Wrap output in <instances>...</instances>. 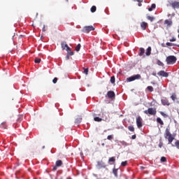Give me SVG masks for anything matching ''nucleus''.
<instances>
[{"mask_svg": "<svg viewBox=\"0 0 179 179\" xmlns=\"http://www.w3.org/2000/svg\"><path fill=\"white\" fill-rule=\"evenodd\" d=\"M147 89L149 90V92H153V87L152 86H148Z\"/></svg>", "mask_w": 179, "mask_h": 179, "instance_id": "ea45409f", "label": "nucleus"}, {"mask_svg": "<svg viewBox=\"0 0 179 179\" xmlns=\"http://www.w3.org/2000/svg\"><path fill=\"white\" fill-rule=\"evenodd\" d=\"M66 51H67V55L70 56L73 55V52L71 51V48H67V49H66Z\"/></svg>", "mask_w": 179, "mask_h": 179, "instance_id": "2eb2a0df", "label": "nucleus"}, {"mask_svg": "<svg viewBox=\"0 0 179 179\" xmlns=\"http://www.w3.org/2000/svg\"><path fill=\"white\" fill-rule=\"evenodd\" d=\"M83 73H85V75H88L89 73V69H86V68H83Z\"/></svg>", "mask_w": 179, "mask_h": 179, "instance_id": "473e14b6", "label": "nucleus"}, {"mask_svg": "<svg viewBox=\"0 0 179 179\" xmlns=\"http://www.w3.org/2000/svg\"><path fill=\"white\" fill-rule=\"evenodd\" d=\"M143 54H145V49L143 48H141L140 52H139L140 57H142V55H143Z\"/></svg>", "mask_w": 179, "mask_h": 179, "instance_id": "4be33fe9", "label": "nucleus"}, {"mask_svg": "<svg viewBox=\"0 0 179 179\" xmlns=\"http://www.w3.org/2000/svg\"><path fill=\"white\" fill-rule=\"evenodd\" d=\"M57 82H58V78L57 77H55L53 80H52V83H57Z\"/></svg>", "mask_w": 179, "mask_h": 179, "instance_id": "79ce46f5", "label": "nucleus"}, {"mask_svg": "<svg viewBox=\"0 0 179 179\" xmlns=\"http://www.w3.org/2000/svg\"><path fill=\"white\" fill-rule=\"evenodd\" d=\"M175 146H176L177 149L179 150V141L177 140L176 142H175Z\"/></svg>", "mask_w": 179, "mask_h": 179, "instance_id": "c9c22d12", "label": "nucleus"}, {"mask_svg": "<svg viewBox=\"0 0 179 179\" xmlns=\"http://www.w3.org/2000/svg\"><path fill=\"white\" fill-rule=\"evenodd\" d=\"M148 24L145 22H142L141 23V27L142 30H145L148 27Z\"/></svg>", "mask_w": 179, "mask_h": 179, "instance_id": "9b49d317", "label": "nucleus"}, {"mask_svg": "<svg viewBox=\"0 0 179 179\" xmlns=\"http://www.w3.org/2000/svg\"><path fill=\"white\" fill-rule=\"evenodd\" d=\"M67 179H73L72 178H68Z\"/></svg>", "mask_w": 179, "mask_h": 179, "instance_id": "5fc2aeb1", "label": "nucleus"}, {"mask_svg": "<svg viewBox=\"0 0 179 179\" xmlns=\"http://www.w3.org/2000/svg\"><path fill=\"white\" fill-rule=\"evenodd\" d=\"M172 146H174V145H172Z\"/></svg>", "mask_w": 179, "mask_h": 179, "instance_id": "13d9d810", "label": "nucleus"}, {"mask_svg": "<svg viewBox=\"0 0 179 179\" xmlns=\"http://www.w3.org/2000/svg\"><path fill=\"white\" fill-rule=\"evenodd\" d=\"M157 65H159V66H164V64L162 62V61H160L159 59L157 60Z\"/></svg>", "mask_w": 179, "mask_h": 179, "instance_id": "393cba45", "label": "nucleus"}, {"mask_svg": "<svg viewBox=\"0 0 179 179\" xmlns=\"http://www.w3.org/2000/svg\"><path fill=\"white\" fill-rule=\"evenodd\" d=\"M58 166H57V165H55L54 167H53V171H55L57 170Z\"/></svg>", "mask_w": 179, "mask_h": 179, "instance_id": "de8ad7c7", "label": "nucleus"}, {"mask_svg": "<svg viewBox=\"0 0 179 179\" xmlns=\"http://www.w3.org/2000/svg\"><path fill=\"white\" fill-rule=\"evenodd\" d=\"M121 143H122V145L123 146H129V144H128V143H127V142H125V141H122Z\"/></svg>", "mask_w": 179, "mask_h": 179, "instance_id": "58836bf2", "label": "nucleus"}, {"mask_svg": "<svg viewBox=\"0 0 179 179\" xmlns=\"http://www.w3.org/2000/svg\"><path fill=\"white\" fill-rule=\"evenodd\" d=\"M121 164H122V166L123 167H125V166H127L128 162H127V161L122 162L121 163Z\"/></svg>", "mask_w": 179, "mask_h": 179, "instance_id": "e433bc0d", "label": "nucleus"}, {"mask_svg": "<svg viewBox=\"0 0 179 179\" xmlns=\"http://www.w3.org/2000/svg\"><path fill=\"white\" fill-rule=\"evenodd\" d=\"M82 47V45H80V43H78L77 45V46L76 47V51L77 52H78V51H80V48Z\"/></svg>", "mask_w": 179, "mask_h": 179, "instance_id": "cd10ccee", "label": "nucleus"}, {"mask_svg": "<svg viewBox=\"0 0 179 179\" xmlns=\"http://www.w3.org/2000/svg\"><path fill=\"white\" fill-rule=\"evenodd\" d=\"M94 30V28L92 25L84 27L83 29V33H90V31H93Z\"/></svg>", "mask_w": 179, "mask_h": 179, "instance_id": "39448f33", "label": "nucleus"}, {"mask_svg": "<svg viewBox=\"0 0 179 179\" xmlns=\"http://www.w3.org/2000/svg\"><path fill=\"white\" fill-rule=\"evenodd\" d=\"M138 6H142V3H141V2H139Z\"/></svg>", "mask_w": 179, "mask_h": 179, "instance_id": "603ef678", "label": "nucleus"}, {"mask_svg": "<svg viewBox=\"0 0 179 179\" xmlns=\"http://www.w3.org/2000/svg\"><path fill=\"white\" fill-rule=\"evenodd\" d=\"M128 129L130 132H135V127L134 126H129Z\"/></svg>", "mask_w": 179, "mask_h": 179, "instance_id": "a878e982", "label": "nucleus"}, {"mask_svg": "<svg viewBox=\"0 0 179 179\" xmlns=\"http://www.w3.org/2000/svg\"><path fill=\"white\" fill-rule=\"evenodd\" d=\"M131 139H136V134L131 136Z\"/></svg>", "mask_w": 179, "mask_h": 179, "instance_id": "a18cd8bd", "label": "nucleus"}, {"mask_svg": "<svg viewBox=\"0 0 179 179\" xmlns=\"http://www.w3.org/2000/svg\"><path fill=\"white\" fill-rule=\"evenodd\" d=\"M34 62L35 64H40L41 62V59L36 57L35 58Z\"/></svg>", "mask_w": 179, "mask_h": 179, "instance_id": "c756f323", "label": "nucleus"}, {"mask_svg": "<svg viewBox=\"0 0 179 179\" xmlns=\"http://www.w3.org/2000/svg\"><path fill=\"white\" fill-rule=\"evenodd\" d=\"M62 50H66L69 46H68V44H66V42H63L61 43Z\"/></svg>", "mask_w": 179, "mask_h": 179, "instance_id": "ddd939ff", "label": "nucleus"}, {"mask_svg": "<svg viewBox=\"0 0 179 179\" xmlns=\"http://www.w3.org/2000/svg\"><path fill=\"white\" fill-rule=\"evenodd\" d=\"M166 45L168 46V47H179V45H177V44H175V43H170V42H167L166 43Z\"/></svg>", "mask_w": 179, "mask_h": 179, "instance_id": "4468645a", "label": "nucleus"}, {"mask_svg": "<svg viewBox=\"0 0 179 179\" xmlns=\"http://www.w3.org/2000/svg\"><path fill=\"white\" fill-rule=\"evenodd\" d=\"M90 10L92 13H94V12L97 10V8L96 7V6H92Z\"/></svg>", "mask_w": 179, "mask_h": 179, "instance_id": "bb28decb", "label": "nucleus"}, {"mask_svg": "<svg viewBox=\"0 0 179 179\" xmlns=\"http://www.w3.org/2000/svg\"><path fill=\"white\" fill-rule=\"evenodd\" d=\"M164 24H167V26H171V24H173V21H171L170 20H166L164 21Z\"/></svg>", "mask_w": 179, "mask_h": 179, "instance_id": "dca6fc26", "label": "nucleus"}, {"mask_svg": "<svg viewBox=\"0 0 179 179\" xmlns=\"http://www.w3.org/2000/svg\"><path fill=\"white\" fill-rule=\"evenodd\" d=\"M147 19H148V20H150L151 22H153V20H155V17H152L150 15H148L147 16Z\"/></svg>", "mask_w": 179, "mask_h": 179, "instance_id": "c85d7f7f", "label": "nucleus"}, {"mask_svg": "<svg viewBox=\"0 0 179 179\" xmlns=\"http://www.w3.org/2000/svg\"><path fill=\"white\" fill-rule=\"evenodd\" d=\"M161 115H162V117H167V115L166 113H164V112H159Z\"/></svg>", "mask_w": 179, "mask_h": 179, "instance_id": "37998d69", "label": "nucleus"}, {"mask_svg": "<svg viewBox=\"0 0 179 179\" xmlns=\"http://www.w3.org/2000/svg\"><path fill=\"white\" fill-rule=\"evenodd\" d=\"M107 139L108 141H111L112 139H114V136L113 135H109V136H108Z\"/></svg>", "mask_w": 179, "mask_h": 179, "instance_id": "f704fd0d", "label": "nucleus"}, {"mask_svg": "<svg viewBox=\"0 0 179 179\" xmlns=\"http://www.w3.org/2000/svg\"><path fill=\"white\" fill-rule=\"evenodd\" d=\"M159 148H163V143L162 142H159Z\"/></svg>", "mask_w": 179, "mask_h": 179, "instance_id": "c03bdc74", "label": "nucleus"}, {"mask_svg": "<svg viewBox=\"0 0 179 179\" xmlns=\"http://www.w3.org/2000/svg\"><path fill=\"white\" fill-rule=\"evenodd\" d=\"M101 167H103V169H106V167H107V165L103 163Z\"/></svg>", "mask_w": 179, "mask_h": 179, "instance_id": "49530a36", "label": "nucleus"}, {"mask_svg": "<svg viewBox=\"0 0 179 179\" xmlns=\"http://www.w3.org/2000/svg\"><path fill=\"white\" fill-rule=\"evenodd\" d=\"M102 145L104 146V143H103Z\"/></svg>", "mask_w": 179, "mask_h": 179, "instance_id": "6e6d98bb", "label": "nucleus"}, {"mask_svg": "<svg viewBox=\"0 0 179 179\" xmlns=\"http://www.w3.org/2000/svg\"><path fill=\"white\" fill-rule=\"evenodd\" d=\"M45 146L43 147V149H44Z\"/></svg>", "mask_w": 179, "mask_h": 179, "instance_id": "4d7b16f0", "label": "nucleus"}, {"mask_svg": "<svg viewBox=\"0 0 179 179\" xmlns=\"http://www.w3.org/2000/svg\"><path fill=\"white\" fill-rule=\"evenodd\" d=\"M43 31H45V25H43Z\"/></svg>", "mask_w": 179, "mask_h": 179, "instance_id": "09e8293b", "label": "nucleus"}, {"mask_svg": "<svg viewBox=\"0 0 179 179\" xmlns=\"http://www.w3.org/2000/svg\"><path fill=\"white\" fill-rule=\"evenodd\" d=\"M170 5L173 9H179V1H173Z\"/></svg>", "mask_w": 179, "mask_h": 179, "instance_id": "6e6552de", "label": "nucleus"}, {"mask_svg": "<svg viewBox=\"0 0 179 179\" xmlns=\"http://www.w3.org/2000/svg\"><path fill=\"white\" fill-rule=\"evenodd\" d=\"M144 114H146V115H156L157 110H156V108H149L148 110H144Z\"/></svg>", "mask_w": 179, "mask_h": 179, "instance_id": "7ed1b4c3", "label": "nucleus"}, {"mask_svg": "<svg viewBox=\"0 0 179 179\" xmlns=\"http://www.w3.org/2000/svg\"><path fill=\"white\" fill-rule=\"evenodd\" d=\"M158 76H163L164 78H169V73L164 71H160L157 73Z\"/></svg>", "mask_w": 179, "mask_h": 179, "instance_id": "0eeeda50", "label": "nucleus"}, {"mask_svg": "<svg viewBox=\"0 0 179 179\" xmlns=\"http://www.w3.org/2000/svg\"><path fill=\"white\" fill-rule=\"evenodd\" d=\"M160 161L162 162V163H166V162H167V159L166 158V157H162Z\"/></svg>", "mask_w": 179, "mask_h": 179, "instance_id": "7c9ffc66", "label": "nucleus"}, {"mask_svg": "<svg viewBox=\"0 0 179 179\" xmlns=\"http://www.w3.org/2000/svg\"><path fill=\"white\" fill-rule=\"evenodd\" d=\"M142 117L141 116H138L136 119V122L138 128H142L143 127V124L142 123Z\"/></svg>", "mask_w": 179, "mask_h": 179, "instance_id": "423d86ee", "label": "nucleus"}, {"mask_svg": "<svg viewBox=\"0 0 179 179\" xmlns=\"http://www.w3.org/2000/svg\"><path fill=\"white\" fill-rule=\"evenodd\" d=\"M76 122H77V124H80V122H82V118H80V117L77 118L76 120Z\"/></svg>", "mask_w": 179, "mask_h": 179, "instance_id": "4c0bfd02", "label": "nucleus"}, {"mask_svg": "<svg viewBox=\"0 0 179 179\" xmlns=\"http://www.w3.org/2000/svg\"><path fill=\"white\" fill-rule=\"evenodd\" d=\"M143 169H145V167H143V166H141V169H142V170H143Z\"/></svg>", "mask_w": 179, "mask_h": 179, "instance_id": "864d4df0", "label": "nucleus"}, {"mask_svg": "<svg viewBox=\"0 0 179 179\" xmlns=\"http://www.w3.org/2000/svg\"><path fill=\"white\" fill-rule=\"evenodd\" d=\"M94 121H96V122H101V121H103V119H101L99 117H95L94 118Z\"/></svg>", "mask_w": 179, "mask_h": 179, "instance_id": "b1692460", "label": "nucleus"}, {"mask_svg": "<svg viewBox=\"0 0 179 179\" xmlns=\"http://www.w3.org/2000/svg\"><path fill=\"white\" fill-rule=\"evenodd\" d=\"M141 78H142V76H141V74H136V75H134L132 76L127 78V82H134V80H138L141 79Z\"/></svg>", "mask_w": 179, "mask_h": 179, "instance_id": "20e7f679", "label": "nucleus"}, {"mask_svg": "<svg viewBox=\"0 0 179 179\" xmlns=\"http://www.w3.org/2000/svg\"><path fill=\"white\" fill-rule=\"evenodd\" d=\"M151 52H152V48L148 47V48H147V51H146V52H145L146 55H148V56L150 55Z\"/></svg>", "mask_w": 179, "mask_h": 179, "instance_id": "6ab92c4d", "label": "nucleus"}, {"mask_svg": "<svg viewBox=\"0 0 179 179\" xmlns=\"http://www.w3.org/2000/svg\"><path fill=\"white\" fill-rule=\"evenodd\" d=\"M61 166H62V161H61L60 159L57 160L56 162V166L57 167H61Z\"/></svg>", "mask_w": 179, "mask_h": 179, "instance_id": "412c9836", "label": "nucleus"}, {"mask_svg": "<svg viewBox=\"0 0 179 179\" xmlns=\"http://www.w3.org/2000/svg\"><path fill=\"white\" fill-rule=\"evenodd\" d=\"M0 128H3V129H6L8 128V126L6 125V122H2L0 124Z\"/></svg>", "mask_w": 179, "mask_h": 179, "instance_id": "f3484780", "label": "nucleus"}, {"mask_svg": "<svg viewBox=\"0 0 179 179\" xmlns=\"http://www.w3.org/2000/svg\"><path fill=\"white\" fill-rule=\"evenodd\" d=\"M177 39L175 37H172L171 39H169V41H171V43L176 41Z\"/></svg>", "mask_w": 179, "mask_h": 179, "instance_id": "a19ab883", "label": "nucleus"}, {"mask_svg": "<svg viewBox=\"0 0 179 179\" xmlns=\"http://www.w3.org/2000/svg\"><path fill=\"white\" fill-rule=\"evenodd\" d=\"M157 122L158 124H160V125H164V122H163V120H162V118L160 117L157 118Z\"/></svg>", "mask_w": 179, "mask_h": 179, "instance_id": "a211bd4d", "label": "nucleus"}, {"mask_svg": "<svg viewBox=\"0 0 179 179\" xmlns=\"http://www.w3.org/2000/svg\"><path fill=\"white\" fill-rule=\"evenodd\" d=\"M171 99L173 101H176V99H177V95H176V94H173L171 95Z\"/></svg>", "mask_w": 179, "mask_h": 179, "instance_id": "2f4dec72", "label": "nucleus"}, {"mask_svg": "<svg viewBox=\"0 0 179 179\" xmlns=\"http://www.w3.org/2000/svg\"><path fill=\"white\" fill-rule=\"evenodd\" d=\"M153 9H156V4L152 3L151 5V7L148 8L149 12H152V10H153Z\"/></svg>", "mask_w": 179, "mask_h": 179, "instance_id": "aec40b11", "label": "nucleus"}, {"mask_svg": "<svg viewBox=\"0 0 179 179\" xmlns=\"http://www.w3.org/2000/svg\"><path fill=\"white\" fill-rule=\"evenodd\" d=\"M110 83H115V76L110 77Z\"/></svg>", "mask_w": 179, "mask_h": 179, "instance_id": "72a5a7b5", "label": "nucleus"}, {"mask_svg": "<svg viewBox=\"0 0 179 179\" xmlns=\"http://www.w3.org/2000/svg\"><path fill=\"white\" fill-rule=\"evenodd\" d=\"M113 173L115 177H118V169H113Z\"/></svg>", "mask_w": 179, "mask_h": 179, "instance_id": "5701e85b", "label": "nucleus"}, {"mask_svg": "<svg viewBox=\"0 0 179 179\" xmlns=\"http://www.w3.org/2000/svg\"><path fill=\"white\" fill-rule=\"evenodd\" d=\"M107 96L108 99H113V97H115V93L113 91H109L107 92Z\"/></svg>", "mask_w": 179, "mask_h": 179, "instance_id": "1a4fd4ad", "label": "nucleus"}, {"mask_svg": "<svg viewBox=\"0 0 179 179\" xmlns=\"http://www.w3.org/2000/svg\"><path fill=\"white\" fill-rule=\"evenodd\" d=\"M108 163L109 164H113V163H115V157H112L108 159Z\"/></svg>", "mask_w": 179, "mask_h": 179, "instance_id": "f8f14e48", "label": "nucleus"}, {"mask_svg": "<svg viewBox=\"0 0 179 179\" xmlns=\"http://www.w3.org/2000/svg\"><path fill=\"white\" fill-rule=\"evenodd\" d=\"M166 62L167 65H174L177 62V57L174 55L168 56L166 59Z\"/></svg>", "mask_w": 179, "mask_h": 179, "instance_id": "f03ea898", "label": "nucleus"}, {"mask_svg": "<svg viewBox=\"0 0 179 179\" xmlns=\"http://www.w3.org/2000/svg\"><path fill=\"white\" fill-rule=\"evenodd\" d=\"M69 55H67L66 57V59H69Z\"/></svg>", "mask_w": 179, "mask_h": 179, "instance_id": "8fccbe9b", "label": "nucleus"}, {"mask_svg": "<svg viewBox=\"0 0 179 179\" xmlns=\"http://www.w3.org/2000/svg\"><path fill=\"white\" fill-rule=\"evenodd\" d=\"M134 1H137V2H142L141 0H134Z\"/></svg>", "mask_w": 179, "mask_h": 179, "instance_id": "3c124183", "label": "nucleus"}, {"mask_svg": "<svg viewBox=\"0 0 179 179\" xmlns=\"http://www.w3.org/2000/svg\"><path fill=\"white\" fill-rule=\"evenodd\" d=\"M163 106H170V103L169 102V100L166 98H163L161 100Z\"/></svg>", "mask_w": 179, "mask_h": 179, "instance_id": "9d476101", "label": "nucleus"}, {"mask_svg": "<svg viewBox=\"0 0 179 179\" xmlns=\"http://www.w3.org/2000/svg\"><path fill=\"white\" fill-rule=\"evenodd\" d=\"M164 138L168 140L169 145L173 143V141H174V136H173V134L170 133V130L169 129L165 130Z\"/></svg>", "mask_w": 179, "mask_h": 179, "instance_id": "f257e3e1", "label": "nucleus"}]
</instances>
